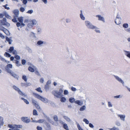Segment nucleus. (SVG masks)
<instances>
[{
  "mask_svg": "<svg viewBox=\"0 0 130 130\" xmlns=\"http://www.w3.org/2000/svg\"><path fill=\"white\" fill-rule=\"evenodd\" d=\"M63 91L62 89H60L59 91L54 90L52 92V94L58 98H61V101L64 102L65 101V98L62 97L63 96Z\"/></svg>",
  "mask_w": 130,
  "mask_h": 130,
  "instance_id": "obj_1",
  "label": "nucleus"
},
{
  "mask_svg": "<svg viewBox=\"0 0 130 130\" xmlns=\"http://www.w3.org/2000/svg\"><path fill=\"white\" fill-rule=\"evenodd\" d=\"M8 126L9 128H11L9 129V130H20L18 128H22L23 127L21 125H9Z\"/></svg>",
  "mask_w": 130,
  "mask_h": 130,
  "instance_id": "obj_2",
  "label": "nucleus"
},
{
  "mask_svg": "<svg viewBox=\"0 0 130 130\" xmlns=\"http://www.w3.org/2000/svg\"><path fill=\"white\" fill-rule=\"evenodd\" d=\"M12 87L14 89L18 92L20 95H21L23 97H25L26 96V95L23 93L19 88L15 86H13Z\"/></svg>",
  "mask_w": 130,
  "mask_h": 130,
  "instance_id": "obj_3",
  "label": "nucleus"
},
{
  "mask_svg": "<svg viewBox=\"0 0 130 130\" xmlns=\"http://www.w3.org/2000/svg\"><path fill=\"white\" fill-rule=\"evenodd\" d=\"M0 25H6L7 27H9L10 24L6 21L5 18H4L3 20H0Z\"/></svg>",
  "mask_w": 130,
  "mask_h": 130,
  "instance_id": "obj_4",
  "label": "nucleus"
},
{
  "mask_svg": "<svg viewBox=\"0 0 130 130\" xmlns=\"http://www.w3.org/2000/svg\"><path fill=\"white\" fill-rule=\"evenodd\" d=\"M37 69L36 67L32 64H30V66L28 67V70L31 72H34L35 70Z\"/></svg>",
  "mask_w": 130,
  "mask_h": 130,
  "instance_id": "obj_5",
  "label": "nucleus"
},
{
  "mask_svg": "<svg viewBox=\"0 0 130 130\" xmlns=\"http://www.w3.org/2000/svg\"><path fill=\"white\" fill-rule=\"evenodd\" d=\"M7 51L10 53H12L13 54L16 55L17 54L16 50L14 49V47L13 46L10 47Z\"/></svg>",
  "mask_w": 130,
  "mask_h": 130,
  "instance_id": "obj_6",
  "label": "nucleus"
},
{
  "mask_svg": "<svg viewBox=\"0 0 130 130\" xmlns=\"http://www.w3.org/2000/svg\"><path fill=\"white\" fill-rule=\"evenodd\" d=\"M12 64H8L7 65L5 68V69L7 72H9L11 70L10 69H9L12 68Z\"/></svg>",
  "mask_w": 130,
  "mask_h": 130,
  "instance_id": "obj_7",
  "label": "nucleus"
},
{
  "mask_svg": "<svg viewBox=\"0 0 130 130\" xmlns=\"http://www.w3.org/2000/svg\"><path fill=\"white\" fill-rule=\"evenodd\" d=\"M27 118V117H22L21 118V119L23 122L26 123H28L30 122V120L29 119Z\"/></svg>",
  "mask_w": 130,
  "mask_h": 130,
  "instance_id": "obj_8",
  "label": "nucleus"
},
{
  "mask_svg": "<svg viewBox=\"0 0 130 130\" xmlns=\"http://www.w3.org/2000/svg\"><path fill=\"white\" fill-rule=\"evenodd\" d=\"M45 44V42L41 40H39L38 41L37 43V46L40 47H41L43 46V44Z\"/></svg>",
  "mask_w": 130,
  "mask_h": 130,
  "instance_id": "obj_9",
  "label": "nucleus"
},
{
  "mask_svg": "<svg viewBox=\"0 0 130 130\" xmlns=\"http://www.w3.org/2000/svg\"><path fill=\"white\" fill-rule=\"evenodd\" d=\"M96 16V17H98L99 20L102 21L104 22H105L104 19L103 17H102L99 15H97Z\"/></svg>",
  "mask_w": 130,
  "mask_h": 130,
  "instance_id": "obj_10",
  "label": "nucleus"
},
{
  "mask_svg": "<svg viewBox=\"0 0 130 130\" xmlns=\"http://www.w3.org/2000/svg\"><path fill=\"white\" fill-rule=\"evenodd\" d=\"M8 73H9L11 76L13 77H14L17 78H18V76L17 75L15 74L12 71L8 72Z\"/></svg>",
  "mask_w": 130,
  "mask_h": 130,
  "instance_id": "obj_11",
  "label": "nucleus"
},
{
  "mask_svg": "<svg viewBox=\"0 0 130 130\" xmlns=\"http://www.w3.org/2000/svg\"><path fill=\"white\" fill-rule=\"evenodd\" d=\"M33 94L34 97L40 100L42 96L36 93H33Z\"/></svg>",
  "mask_w": 130,
  "mask_h": 130,
  "instance_id": "obj_12",
  "label": "nucleus"
},
{
  "mask_svg": "<svg viewBox=\"0 0 130 130\" xmlns=\"http://www.w3.org/2000/svg\"><path fill=\"white\" fill-rule=\"evenodd\" d=\"M121 19L117 17L115 20V22L117 25H119L121 23Z\"/></svg>",
  "mask_w": 130,
  "mask_h": 130,
  "instance_id": "obj_13",
  "label": "nucleus"
},
{
  "mask_svg": "<svg viewBox=\"0 0 130 130\" xmlns=\"http://www.w3.org/2000/svg\"><path fill=\"white\" fill-rule=\"evenodd\" d=\"M118 116L119 117L121 120L124 121L125 120V115H118Z\"/></svg>",
  "mask_w": 130,
  "mask_h": 130,
  "instance_id": "obj_14",
  "label": "nucleus"
},
{
  "mask_svg": "<svg viewBox=\"0 0 130 130\" xmlns=\"http://www.w3.org/2000/svg\"><path fill=\"white\" fill-rule=\"evenodd\" d=\"M13 12L15 15L14 17H17L19 15V11L18 10H15L13 11Z\"/></svg>",
  "mask_w": 130,
  "mask_h": 130,
  "instance_id": "obj_15",
  "label": "nucleus"
},
{
  "mask_svg": "<svg viewBox=\"0 0 130 130\" xmlns=\"http://www.w3.org/2000/svg\"><path fill=\"white\" fill-rule=\"evenodd\" d=\"M6 40L8 42L9 44H11L12 43V38L11 37L9 38L8 37H6Z\"/></svg>",
  "mask_w": 130,
  "mask_h": 130,
  "instance_id": "obj_16",
  "label": "nucleus"
},
{
  "mask_svg": "<svg viewBox=\"0 0 130 130\" xmlns=\"http://www.w3.org/2000/svg\"><path fill=\"white\" fill-rule=\"evenodd\" d=\"M40 100L45 103H47L48 102V101L47 99L42 97Z\"/></svg>",
  "mask_w": 130,
  "mask_h": 130,
  "instance_id": "obj_17",
  "label": "nucleus"
},
{
  "mask_svg": "<svg viewBox=\"0 0 130 130\" xmlns=\"http://www.w3.org/2000/svg\"><path fill=\"white\" fill-rule=\"evenodd\" d=\"M14 62L15 63L16 66L17 67H19L22 65L21 64L19 63V61L16 60H14Z\"/></svg>",
  "mask_w": 130,
  "mask_h": 130,
  "instance_id": "obj_18",
  "label": "nucleus"
},
{
  "mask_svg": "<svg viewBox=\"0 0 130 130\" xmlns=\"http://www.w3.org/2000/svg\"><path fill=\"white\" fill-rule=\"evenodd\" d=\"M75 103L77 104L80 105H82L83 104V102L79 100L76 101H75Z\"/></svg>",
  "mask_w": 130,
  "mask_h": 130,
  "instance_id": "obj_19",
  "label": "nucleus"
},
{
  "mask_svg": "<svg viewBox=\"0 0 130 130\" xmlns=\"http://www.w3.org/2000/svg\"><path fill=\"white\" fill-rule=\"evenodd\" d=\"M88 28L89 29H96L97 28L95 26H94L91 24L90 25Z\"/></svg>",
  "mask_w": 130,
  "mask_h": 130,
  "instance_id": "obj_20",
  "label": "nucleus"
},
{
  "mask_svg": "<svg viewBox=\"0 0 130 130\" xmlns=\"http://www.w3.org/2000/svg\"><path fill=\"white\" fill-rule=\"evenodd\" d=\"M115 77L116 79L120 82L122 84H123L124 83L123 81L118 76H116Z\"/></svg>",
  "mask_w": 130,
  "mask_h": 130,
  "instance_id": "obj_21",
  "label": "nucleus"
},
{
  "mask_svg": "<svg viewBox=\"0 0 130 130\" xmlns=\"http://www.w3.org/2000/svg\"><path fill=\"white\" fill-rule=\"evenodd\" d=\"M4 119L1 116H0V124L3 125L4 124V122H3Z\"/></svg>",
  "mask_w": 130,
  "mask_h": 130,
  "instance_id": "obj_22",
  "label": "nucleus"
},
{
  "mask_svg": "<svg viewBox=\"0 0 130 130\" xmlns=\"http://www.w3.org/2000/svg\"><path fill=\"white\" fill-rule=\"evenodd\" d=\"M80 17L81 19L83 20H84L85 19V18L83 14L82 11V10H80Z\"/></svg>",
  "mask_w": 130,
  "mask_h": 130,
  "instance_id": "obj_23",
  "label": "nucleus"
},
{
  "mask_svg": "<svg viewBox=\"0 0 130 130\" xmlns=\"http://www.w3.org/2000/svg\"><path fill=\"white\" fill-rule=\"evenodd\" d=\"M32 24V25H36L37 23V21L35 19H33L31 21Z\"/></svg>",
  "mask_w": 130,
  "mask_h": 130,
  "instance_id": "obj_24",
  "label": "nucleus"
},
{
  "mask_svg": "<svg viewBox=\"0 0 130 130\" xmlns=\"http://www.w3.org/2000/svg\"><path fill=\"white\" fill-rule=\"evenodd\" d=\"M23 17H19L18 18V20L19 21V22L21 23H22L23 22Z\"/></svg>",
  "mask_w": 130,
  "mask_h": 130,
  "instance_id": "obj_25",
  "label": "nucleus"
},
{
  "mask_svg": "<svg viewBox=\"0 0 130 130\" xmlns=\"http://www.w3.org/2000/svg\"><path fill=\"white\" fill-rule=\"evenodd\" d=\"M0 59L3 61H5L7 63H9L10 62H9L8 61L6 60L4 58H3L1 56H0Z\"/></svg>",
  "mask_w": 130,
  "mask_h": 130,
  "instance_id": "obj_26",
  "label": "nucleus"
},
{
  "mask_svg": "<svg viewBox=\"0 0 130 130\" xmlns=\"http://www.w3.org/2000/svg\"><path fill=\"white\" fill-rule=\"evenodd\" d=\"M32 102L33 104L35 106L38 104V102L34 99H32Z\"/></svg>",
  "mask_w": 130,
  "mask_h": 130,
  "instance_id": "obj_27",
  "label": "nucleus"
},
{
  "mask_svg": "<svg viewBox=\"0 0 130 130\" xmlns=\"http://www.w3.org/2000/svg\"><path fill=\"white\" fill-rule=\"evenodd\" d=\"M85 24L88 27L91 24L90 22L88 21H86L85 22Z\"/></svg>",
  "mask_w": 130,
  "mask_h": 130,
  "instance_id": "obj_28",
  "label": "nucleus"
},
{
  "mask_svg": "<svg viewBox=\"0 0 130 130\" xmlns=\"http://www.w3.org/2000/svg\"><path fill=\"white\" fill-rule=\"evenodd\" d=\"M41 29L40 28H38L37 29V33L38 34H40L41 33Z\"/></svg>",
  "mask_w": 130,
  "mask_h": 130,
  "instance_id": "obj_29",
  "label": "nucleus"
},
{
  "mask_svg": "<svg viewBox=\"0 0 130 130\" xmlns=\"http://www.w3.org/2000/svg\"><path fill=\"white\" fill-rule=\"evenodd\" d=\"M125 55L130 58V52L128 51H126Z\"/></svg>",
  "mask_w": 130,
  "mask_h": 130,
  "instance_id": "obj_30",
  "label": "nucleus"
},
{
  "mask_svg": "<svg viewBox=\"0 0 130 130\" xmlns=\"http://www.w3.org/2000/svg\"><path fill=\"white\" fill-rule=\"evenodd\" d=\"M21 99L24 101V102L27 104H28L29 102L26 99H24L23 98H21Z\"/></svg>",
  "mask_w": 130,
  "mask_h": 130,
  "instance_id": "obj_31",
  "label": "nucleus"
},
{
  "mask_svg": "<svg viewBox=\"0 0 130 130\" xmlns=\"http://www.w3.org/2000/svg\"><path fill=\"white\" fill-rule=\"evenodd\" d=\"M4 55L6 57H10L11 55L9 53L6 52L5 54Z\"/></svg>",
  "mask_w": 130,
  "mask_h": 130,
  "instance_id": "obj_32",
  "label": "nucleus"
},
{
  "mask_svg": "<svg viewBox=\"0 0 130 130\" xmlns=\"http://www.w3.org/2000/svg\"><path fill=\"white\" fill-rule=\"evenodd\" d=\"M33 115H34L37 116L38 114L36 110L35 109H34L33 111Z\"/></svg>",
  "mask_w": 130,
  "mask_h": 130,
  "instance_id": "obj_33",
  "label": "nucleus"
},
{
  "mask_svg": "<svg viewBox=\"0 0 130 130\" xmlns=\"http://www.w3.org/2000/svg\"><path fill=\"white\" fill-rule=\"evenodd\" d=\"M44 121V120L43 119H39L37 121V122L39 123H42Z\"/></svg>",
  "mask_w": 130,
  "mask_h": 130,
  "instance_id": "obj_34",
  "label": "nucleus"
},
{
  "mask_svg": "<svg viewBox=\"0 0 130 130\" xmlns=\"http://www.w3.org/2000/svg\"><path fill=\"white\" fill-rule=\"evenodd\" d=\"M69 101L71 103H73L75 101V99L73 98H70L69 99Z\"/></svg>",
  "mask_w": 130,
  "mask_h": 130,
  "instance_id": "obj_35",
  "label": "nucleus"
},
{
  "mask_svg": "<svg viewBox=\"0 0 130 130\" xmlns=\"http://www.w3.org/2000/svg\"><path fill=\"white\" fill-rule=\"evenodd\" d=\"M33 12V10L32 9H31L28 10L27 12H26V13H29V14H31Z\"/></svg>",
  "mask_w": 130,
  "mask_h": 130,
  "instance_id": "obj_36",
  "label": "nucleus"
},
{
  "mask_svg": "<svg viewBox=\"0 0 130 130\" xmlns=\"http://www.w3.org/2000/svg\"><path fill=\"white\" fill-rule=\"evenodd\" d=\"M86 108V107L85 106H83L80 109V110L82 111L84 110Z\"/></svg>",
  "mask_w": 130,
  "mask_h": 130,
  "instance_id": "obj_37",
  "label": "nucleus"
},
{
  "mask_svg": "<svg viewBox=\"0 0 130 130\" xmlns=\"http://www.w3.org/2000/svg\"><path fill=\"white\" fill-rule=\"evenodd\" d=\"M33 25L32 23H28L27 25L28 27L29 28H31L33 27Z\"/></svg>",
  "mask_w": 130,
  "mask_h": 130,
  "instance_id": "obj_38",
  "label": "nucleus"
},
{
  "mask_svg": "<svg viewBox=\"0 0 130 130\" xmlns=\"http://www.w3.org/2000/svg\"><path fill=\"white\" fill-rule=\"evenodd\" d=\"M83 121L84 122H85L86 124H88L89 123L88 121L86 119H84Z\"/></svg>",
  "mask_w": 130,
  "mask_h": 130,
  "instance_id": "obj_39",
  "label": "nucleus"
},
{
  "mask_svg": "<svg viewBox=\"0 0 130 130\" xmlns=\"http://www.w3.org/2000/svg\"><path fill=\"white\" fill-rule=\"evenodd\" d=\"M15 58L18 60H19L20 59V57L18 55H15L14 56Z\"/></svg>",
  "mask_w": 130,
  "mask_h": 130,
  "instance_id": "obj_40",
  "label": "nucleus"
},
{
  "mask_svg": "<svg viewBox=\"0 0 130 130\" xmlns=\"http://www.w3.org/2000/svg\"><path fill=\"white\" fill-rule=\"evenodd\" d=\"M36 90L40 92L41 93H42V91L41 90V88L40 87H39L37 89H36Z\"/></svg>",
  "mask_w": 130,
  "mask_h": 130,
  "instance_id": "obj_41",
  "label": "nucleus"
},
{
  "mask_svg": "<svg viewBox=\"0 0 130 130\" xmlns=\"http://www.w3.org/2000/svg\"><path fill=\"white\" fill-rule=\"evenodd\" d=\"M109 129L110 130H119L118 128L115 127H114L111 128H110Z\"/></svg>",
  "mask_w": 130,
  "mask_h": 130,
  "instance_id": "obj_42",
  "label": "nucleus"
},
{
  "mask_svg": "<svg viewBox=\"0 0 130 130\" xmlns=\"http://www.w3.org/2000/svg\"><path fill=\"white\" fill-rule=\"evenodd\" d=\"M25 8L23 7H20V11L23 12L25 10Z\"/></svg>",
  "mask_w": 130,
  "mask_h": 130,
  "instance_id": "obj_43",
  "label": "nucleus"
},
{
  "mask_svg": "<svg viewBox=\"0 0 130 130\" xmlns=\"http://www.w3.org/2000/svg\"><path fill=\"white\" fill-rule=\"evenodd\" d=\"M5 16L7 19H11V17L8 14H6L5 15Z\"/></svg>",
  "mask_w": 130,
  "mask_h": 130,
  "instance_id": "obj_44",
  "label": "nucleus"
},
{
  "mask_svg": "<svg viewBox=\"0 0 130 130\" xmlns=\"http://www.w3.org/2000/svg\"><path fill=\"white\" fill-rule=\"evenodd\" d=\"M44 88L46 90H48L49 88V86L46 85L45 86Z\"/></svg>",
  "mask_w": 130,
  "mask_h": 130,
  "instance_id": "obj_45",
  "label": "nucleus"
},
{
  "mask_svg": "<svg viewBox=\"0 0 130 130\" xmlns=\"http://www.w3.org/2000/svg\"><path fill=\"white\" fill-rule=\"evenodd\" d=\"M54 120L56 121H58V118L57 116H54Z\"/></svg>",
  "mask_w": 130,
  "mask_h": 130,
  "instance_id": "obj_46",
  "label": "nucleus"
},
{
  "mask_svg": "<svg viewBox=\"0 0 130 130\" xmlns=\"http://www.w3.org/2000/svg\"><path fill=\"white\" fill-rule=\"evenodd\" d=\"M35 73L37 75L39 76H40V74H39V72L37 71V69H36V70H35Z\"/></svg>",
  "mask_w": 130,
  "mask_h": 130,
  "instance_id": "obj_47",
  "label": "nucleus"
},
{
  "mask_svg": "<svg viewBox=\"0 0 130 130\" xmlns=\"http://www.w3.org/2000/svg\"><path fill=\"white\" fill-rule=\"evenodd\" d=\"M22 78L26 82L27 80V79L26 77V76L25 75H23L22 76Z\"/></svg>",
  "mask_w": 130,
  "mask_h": 130,
  "instance_id": "obj_48",
  "label": "nucleus"
},
{
  "mask_svg": "<svg viewBox=\"0 0 130 130\" xmlns=\"http://www.w3.org/2000/svg\"><path fill=\"white\" fill-rule=\"evenodd\" d=\"M77 126L78 130H83L80 127V125L79 124H77Z\"/></svg>",
  "mask_w": 130,
  "mask_h": 130,
  "instance_id": "obj_49",
  "label": "nucleus"
},
{
  "mask_svg": "<svg viewBox=\"0 0 130 130\" xmlns=\"http://www.w3.org/2000/svg\"><path fill=\"white\" fill-rule=\"evenodd\" d=\"M44 80L43 78H41L40 80V83H43L44 82Z\"/></svg>",
  "mask_w": 130,
  "mask_h": 130,
  "instance_id": "obj_50",
  "label": "nucleus"
},
{
  "mask_svg": "<svg viewBox=\"0 0 130 130\" xmlns=\"http://www.w3.org/2000/svg\"><path fill=\"white\" fill-rule=\"evenodd\" d=\"M123 26L124 28H126L128 27V25L127 24V23L124 24L123 25Z\"/></svg>",
  "mask_w": 130,
  "mask_h": 130,
  "instance_id": "obj_51",
  "label": "nucleus"
},
{
  "mask_svg": "<svg viewBox=\"0 0 130 130\" xmlns=\"http://www.w3.org/2000/svg\"><path fill=\"white\" fill-rule=\"evenodd\" d=\"M27 50L28 52L29 53H31L32 52V50L29 47L27 48Z\"/></svg>",
  "mask_w": 130,
  "mask_h": 130,
  "instance_id": "obj_52",
  "label": "nucleus"
},
{
  "mask_svg": "<svg viewBox=\"0 0 130 130\" xmlns=\"http://www.w3.org/2000/svg\"><path fill=\"white\" fill-rule=\"evenodd\" d=\"M16 17H14V18L12 20V21L14 22H17V20H16Z\"/></svg>",
  "mask_w": 130,
  "mask_h": 130,
  "instance_id": "obj_53",
  "label": "nucleus"
},
{
  "mask_svg": "<svg viewBox=\"0 0 130 130\" xmlns=\"http://www.w3.org/2000/svg\"><path fill=\"white\" fill-rule=\"evenodd\" d=\"M22 63L23 65H25L26 62V61L25 60L23 59L22 60Z\"/></svg>",
  "mask_w": 130,
  "mask_h": 130,
  "instance_id": "obj_54",
  "label": "nucleus"
},
{
  "mask_svg": "<svg viewBox=\"0 0 130 130\" xmlns=\"http://www.w3.org/2000/svg\"><path fill=\"white\" fill-rule=\"evenodd\" d=\"M0 37L2 39H4L5 38V36L1 33H0Z\"/></svg>",
  "mask_w": 130,
  "mask_h": 130,
  "instance_id": "obj_55",
  "label": "nucleus"
},
{
  "mask_svg": "<svg viewBox=\"0 0 130 130\" xmlns=\"http://www.w3.org/2000/svg\"><path fill=\"white\" fill-rule=\"evenodd\" d=\"M7 6L8 5L6 4L5 5L3 6L4 7L5 9H6L7 10H9L10 9V8L8 7H7Z\"/></svg>",
  "mask_w": 130,
  "mask_h": 130,
  "instance_id": "obj_56",
  "label": "nucleus"
},
{
  "mask_svg": "<svg viewBox=\"0 0 130 130\" xmlns=\"http://www.w3.org/2000/svg\"><path fill=\"white\" fill-rule=\"evenodd\" d=\"M21 1H22L23 3L24 4H26L27 3V0H21Z\"/></svg>",
  "mask_w": 130,
  "mask_h": 130,
  "instance_id": "obj_57",
  "label": "nucleus"
},
{
  "mask_svg": "<svg viewBox=\"0 0 130 130\" xmlns=\"http://www.w3.org/2000/svg\"><path fill=\"white\" fill-rule=\"evenodd\" d=\"M38 130H42V127L39 126H37L36 128Z\"/></svg>",
  "mask_w": 130,
  "mask_h": 130,
  "instance_id": "obj_58",
  "label": "nucleus"
},
{
  "mask_svg": "<svg viewBox=\"0 0 130 130\" xmlns=\"http://www.w3.org/2000/svg\"><path fill=\"white\" fill-rule=\"evenodd\" d=\"M51 80H48L46 82V85L49 86V85L51 84Z\"/></svg>",
  "mask_w": 130,
  "mask_h": 130,
  "instance_id": "obj_59",
  "label": "nucleus"
},
{
  "mask_svg": "<svg viewBox=\"0 0 130 130\" xmlns=\"http://www.w3.org/2000/svg\"><path fill=\"white\" fill-rule=\"evenodd\" d=\"M24 84L23 85L25 86L26 87L28 86H30L31 85V84L30 83H29L28 84Z\"/></svg>",
  "mask_w": 130,
  "mask_h": 130,
  "instance_id": "obj_60",
  "label": "nucleus"
},
{
  "mask_svg": "<svg viewBox=\"0 0 130 130\" xmlns=\"http://www.w3.org/2000/svg\"><path fill=\"white\" fill-rule=\"evenodd\" d=\"M20 23L17 22V23L16 25L18 27H19L21 26V24Z\"/></svg>",
  "mask_w": 130,
  "mask_h": 130,
  "instance_id": "obj_61",
  "label": "nucleus"
},
{
  "mask_svg": "<svg viewBox=\"0 0 130 130\" xmlns=\"http://www.w3.org/2000/svg\"><path fill=\"white\" fill-rule=\"evenodd\" d=\"M35 106L36 107L37 109H40V107L39 105H38V104Z\"/></svg>",
  "mask_w": 130,
  "mask_h": 130,
  "instance_id": "obj_62",
  "label": "nucleus"
},
{
  "mask_svg": "<svg viewBox=\"0 0 130 130\" xmlns=\"http://www.w3.org/2000/svg\"><path fill=\"white\" fill-rule=\"evenodd\" d=\"M72 90L73 91H75L76 90V88L74 87H72L71 88Z\"/></svg>",
  "mask_w": 130,
  "mask_h": 130,
  "instance_id": "obj_63",
  "label": "nucleus"
},
{
  "mask_svg": "<svg viewBox=\"0 0 130 130\" xmlns=\"http://www.w3.org/2000/svg\"><path fill=\"white\" fill-rule=\"evenodd\" d=\"M66 120L68 122H70V119L68 117H66Z\"/></svg>",
  "mask_w": 130,
  "mask_h": 130,
  "instance_id": "obj_64",
  "label": "nucleus"
}]
</instances>
